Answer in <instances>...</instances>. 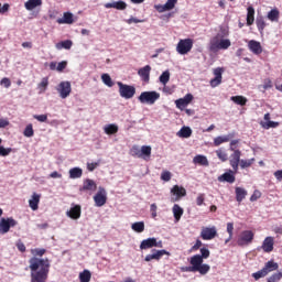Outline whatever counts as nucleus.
Masks as SVG:
<instances>
[{"label": "nucleus", "mask_w": 282, "mask_h": 282, "mask_svg": "<svg viewBox=\"0 0 282 282\" xmlns=\"http://www.w3.org/2000/svg\"><path fill=\"white\" fill-rule=\"evenodd\" d=\"M257 199H261V192L256 189L250 197V202H257Z\"/></svg>", "instance_id": "obj_61"}, {"label": "nucleus", "mask_w": 282, "mask_h": 282, "mask_svg": "<svg viewBox=\"0 0 282 282\" xmlns=\"http://www.w3.org/2000/svg\"><path fill=\"white\" fill-rule=\"evenodd\" d=\"M160 100V93L158 91H143L139 96V102L142 105H155V101Z\"/></svg>", "instance_id": "obj_4"}, {"label": "nucleus", "mask_w": 282, "mask_h": 282, "mask_svg": "<svg viewBox=\"0 0 282 282\" xmlns=\"http://www.w3.org/2000/svg\"><path fill=\"white\" fill-rule=\"evenodd\" d=\"M164 254H166L167 257H171V252L166 251L165 249H161V250L152 249L151 253L145 256L144 261H147V263L151 261H160V259H162Z\"/></svg>", "instance_id": "obj_8"}, {"label": "nucleus", "mask_w": 282, "mask_h": 282, "mask_svg": "<svg viewBox=\"0 0 282 282\" xmlns=\"http://www.w3.org/2000/svg\"><path fill=\"white\" fill-rule=\"evenodd\" d=\"M31 270V282H45L50 274V260L33 257L29 261Z\"/></svg>", "instance_id": "obj_2"}, {"label": "nucleus", "mask_w": 282, "mask_h": 282, "mask_svg": "<svg viewBox=\"0 0 282 282\" xmlns=\"http://www.w3.org/2000/svg\"><path fill=\"white\" fill-rule=\"evenodd\" d=\"M258 250H263V252L270 253L272 250H274V238L273 237H267L261 247H258Z\"/></svg>", "instance_id": "obj_17"}, {"label": "nucleus", "mask_w": 282, "mask_h": 282, "mask_svg": "<svg viewBox=\"0 0 282 282\" xmlns=\"http://www.w3.org/2000/svg\"><path fill=\"white\" fill-rule=\"evenodd\" d=\"M194 164H198L199 166H208V159L205 155L197 154L193 159Z\"/></svg>", "instance_id": "obj_30"}, {"label": "nucleus", "mask_w": 282, "mask_h": 282, "mask_svg": "<svg viewBox=\"0 0 282 282\" xmlns=\"http://www.w3.org/2000/svg\"><path fill=\"white\" fill-rule=\"evenodd\" d=\"M142 155H145V158H151V145H142L141 147L140 158H142Z\"/></svg>", "instance_id": "obj_51"}, {"label": "nucleus", "mask_w": 282, "mask_h": 282, "mask_svg": "<svg viewBox=\"0 0 282 282\" xmlns=\"http://www.w3.org/2000/svg\"><path fill=\"white\" fill-rule=\"evenodd\" d=\"M235 194H236V200L238 204H241L248 197V191L243 187H236L235 188Z\"/></svg>", "instance_id": "obj_24"}, {"label": "nucleus", "mask_w": 282, "mask_h": 282, "mask_svg": "<svg viewBox=\"0 0 282 282\" xmlns=\"http://www.w3.org/2000/svg\"><path fill=\"white\" fill-rule=\"evenodd\" d=\"M173 177V174L166 170H164L162 173H161V180L163 182H171V178Z\"/></svg>", "instance_id": "obj_54"}, {"label": "nucleus", "mask_w": 282, "mask_h": 282, "mask_svg": "<svg viewBox=\"0 0 282 282\" xmlns=\"http://www.w3.org/2000/svg\"><path fill=\"white\" fill-rule=\"evenodd\" d=\"M205 199H206V195L205 194H198V196L196 198L197 206H203Z\"/></svg>", "instance_id": "obj_63"}, {"label": "nucleus", "mask_w": 282, "mask_h": 282, "mask_svg": "<svg viewBox=\"0 0 282 282\" xmlns=\"http://www.w3.org/2000/svg\"><path fill=\"white\" fill-rule=\"evenodd\" d=\"M262 270L265 272V274H270V272H274L279 270V263L274 262V260L268 261Z\"/></svg>", "instance_id": "obj_28"}, {"label": "nucleus", "mask_w": 282, "mask_h": 282, "mask_svg": "<svg viewBox=\"0 0 282 282\" xmlns=\"http://www.w3.org/2000/svg\"><path fill=\"white\" fill-rule=\"evenodd\" d=\"M215 78L210 79V87H219L221 85V76L224 74V68L217 67L213 72Z\"/></svg>", "instance_id": "obj_16"}, {"label": "nucleus", "mask_w": 282, "mask_h": 282, "mask_svg": "<svg viewBox=\"0 0 282 282\" xmlns=\"http://www.w3.org/2000/svg\"><path fill=\"white\" fill-rule=\"evenodd\" d=\"M134 232H144V221H137L131 225Z\"/></svg>", "instance_id": "obj_43"}, {"label": "nucleus", "mask_w": 282, "mask_h": 282, "mask_svg": "<svg viewBox=\"0 0 282 282\" xmlns=\"http://www.w3.org/2000/svg\"><path fill=\"white\" fill-rule=\"evenodd\" d=\"M210 257V250L200 248V254H195L189 259V267H182L181 272H198L202 276H206L210 272V267L204 263V259Z\"/></svg>", "instance_id": "obj_1"}, {"label": "nucleus", "mask_w": 282, "mask_h": 282, "mask_svg": "<svg viewBox=\"0 0 282 282\" xmlns=\"http://www.w3.org/2000/svg\"><path fill=\"white\" fill-rule=\"evenodd\" d=\"M254 164V159L240 160V169H250Z\"/></svg>", "instance_id": "obj_48"}, {"label": "nucleus", "mask_w": 282, "mask_h": 282, "mask_svg": "<svg viewBox=\"0 0 282 282\" xmlns=\"http://www.w3.org/2000/svg\"><path fill=\"white\" fill-rule=\"evenodd\" d=\"M6 127H10V120H8V118L0 117V129H6Z\"/></svg>", "instance_id": "obj_60"}, {"label": "nucleus", "mask_w": 282, "mask_h": 282, "mask_svg": "<svg viewBox=\"0 0 282 282\" xmlns=\"http://www.w3.org/2000/svg\"><path fill=\"white\" fill-rule=\"evenodd\" d=\"M256 25H257L259 32H263V30H265V21L263 20V18H258L256 20Z\"/></svg>", "instance_id": "obj_53"}, {"label": "nucleus", "mask_w": 282, "mask_h": 282, "mask_svg": "<svg viewBox=\"0 0 282 282\" xmlns=\"http://www.w3.org/2000/svg\"><path fill=\"white\" fill-rule=\"evenodd\" d=\"M159 80L162 83V85H166L169 80H171V73L169 70L163 72Z\"/></svg>", "instance_id": "obj_44"}, {"label": "nucleus", "mask_w": 282, "mask_h": 282, "mask_svg": "<svg viewBox=\"0 0 282 282\" xmlns=\"http://www.w3.org/2000/svg\"><path fill=\"white\" fill-rule=\"evenodd\" d=\"M172 210L175 221H180V219H182V215H184V209L180 207V205L175 204Z\"/></svg>", "instance_id": "obj_32"}, {"label": "nucleus", "mask_w": 282, "mask_h": 282, "mask_svg": "<svg viewBox=\"0 0 282 282\" xmlns=\"http://www.w3.org/2000/svg\"><path fill=\"white\" fill-rule=\"evenodd\" d=\"M230 138H232V135H225V137H217L214 139V144L215 147H219L220 144H224V142H230Z\"/></svg>", "instance_id": "obj_39"}, {"label": "nucleus", "mask_w": 282, "mask_h": 282, "mask_svg": "<svg viewBox=\"0 0 282 282\" xmlns=\"http://www.w3.org/2000/svg\"><path fill=\"white\" fill-rule=\"evenodd\" d=\"M104 131L107 135H116L118 133V126L116 123L106 124Z\"/></svg>", "instance_id": "obj_31"}, {"label": "nucleus", "mask_w": 282, "mask_h": 282, "mask_svg": "<svg viewBox=\"0 0 282 282\" xmlns=\"http://www.w3.org/2000/svg\"><path fill=\"white\" fill-rule=\"evenodd\" d=\"M248 47L252 54H256V56H259V54L263 53V46H261V42L257 40H250L248 42Z\"/></svg>", "instance_id": "obj_18"}, {"label": "nucleus", "mask_w": 282, "mask_h": 282, "mask_svg": "<svg viewBox=\"0 0 282 282\" xmlns=\"http://www.w3.org/2000/svg\"><path fill=\"white\" fill-rule=\"evenodd\" d=\"M41 202V196L36 193H33L31 199L29 200V206L31 210H39V204Z\"/></svg>", "instance_id": "obj_25"}, {"label": "nucleus", "mask_w": 282, "mask_h": 282, "mask_svg": "<svg viewBox=\"0 0 282 282\" xmlns=\"http://www.w3.org/2000/svg\"><path fill=\"white\" fill-rule=\"evenodd\" d=\"M252 241H254V231L243 230L238 236L237 246H240V248H243V246H250Z\"/></svg>", "instance_id": "obj_5"}, {"label": "nucleus", "mask_w": 282, "mask_h": 282, "mask_svg": "<svg viewBox=\"0 0 282 282\" xmlns=\"http://www.w3.org/2000/svg\"><path fill=\"white\" fill-rule=\"evenodd\" d=\"M78 177H83V169H80V167H73L72 169V178L76 180Z\"/></svg>", "instance_id": "obj_49"}, {"label": "nucleus", "mask_w": 282, "mask_h": 282, "mask_svg": "<svg viewBox=\"0 0 282 282\" xmlns=\"http://www.w3.org/2000/svg\"><path fill=\"white\" fill-rule=\"evenodd\" d=\"M176 135H178V138H191V135H193V130L189 127H183Z\"/></svg>", "instance_id": "obj_34"}, {"label": "nucleus", "mask_w": 282, "mask_h": 282, "mask_svg": "<svg viewBox=\"0 0 282 282\" xmlns=\"http://www.w3.org/2000/svg\"><path fill=\"white\" fill-rule=\"evenodd\" d=\"M234 230H235V224L228 223L227 224V232H228L229 237L227 240H225V243H228L232 239Z\"/></svg>", "instance_id": "obj_45"}, {"label": "nucleus", "mask_w": 282, "mask_h": 282, "mask_svg": "<svg viewBox=\"0 0 282 282\" xmlns=\"http://www.w3.org/2000/svg\"><path fill=\"white\" fill-rule=\"evenodd\" d=\"M82 207L80 205H75L72 207V219H80Z\"/></svg>", "instance_id": "obj_42"}, {"label": "nucleus", "mask_w": 282, "mask_h": 282, "mask_svg": "<svg viewBox=\"0 0 282 282\" xmlns=\"http://www.w3.org/2000/svg\"><path fill=\"white\" fill-rule=\"evenodd\" d=\"M150 212L152 219H155V217H158V205L155 203L151 204Z\"/></svg>", "instance_id": "obj_59"}, {"label": "nucleus", "mask_w": 282, "mask_h": 282, "mask_svg": "<svg viewBox=\"0 0 282 282\" xmlns=\"http://www.w3.org/2000/svg\"><path fill=\"white\" fill-rule=\"evenodd\" d=\"M172 195H175V202L182 199V197H186V188L180 185H174L171 189Z\"/></svg>", "instance_id": "obj_20"}, {"label": "nucleus", "mask_w": 282, "mask_h": 282, "mask_svg": "<svg viewBox=\"0 0 282 282\" xmlns=\"http://www.w3.org/2000/svg\"><path fill=\"white\" fill-rule=\"evenodd\" d=\"M98 166H100V162L87 163V169L90 172L96 171V169H98Z\"/></svg>", "instance_id": "obj_64"}, {"label": "nucleus", "mask_w": 282, "mask_h": 282, "mask_svg": "<svg viewBox=\"0 0 282 282\" xmlns=\"http://www.w3.org/2000/svg\"><path fill=\"white\" fill-rule=\"evenodd\" d=\"M3 142V139L0 138V144ZM12 153V148H6L3 145H0V155L1 158H8Z\"/></svg>", "instance_id": "obj_41"}, {"label": "nucleus", "mask_w": 282, "mask_h": 282, "mask_svg": "<svg viewBox=\"0 0 282 282\" xmlns=\"http://www.w3.org/2000/svg\"><path fill=\"white\" fill-rule=\"evenodd\" d=\"M229 164L234 170V173L239 171V164H241V150H235L230 155Z\"/></svg>", "instance_id": "obj_12"}, {"label": "nucleus", "mask_w": 282, "mask_h": 282, "mask_svg": "<svg viewBox=\"0 0 282 282\" xmlns=\"http://www.w3.org/2000/svg\"><path fill=\"white\" fill-rule=\"evenodd\" d=\"M56 50H72V41L66 40L55 44Z\"/></svg>", "instance_id": "obj_35"}, {"label": "nucleus", "mask_w": 282, "mask_h": 282, "mask_svg": "<svg viewBox=\"0 0 282 282\" xmlns=\"http://www.w3.org/2000/svg\"><path fill=\"white\" fill-rule=\"evenodd\" d=\"M217 237V227H203L200 231V238L204 241H210Z\"/></svg>", "instance_id": "obj_11"}, {"label": "nucleus", "mask_w": 282, "mask_h": 282, "mask_svg": "<svg viewBox=\"0 0 282 282\" xmlns=\"http://www.w3.org/2000/svg\"><path fill=\"white\" fill-rule=\"evenodd\" d=\"M282 279V272H275L267 279V282H280Z\"/></svg>", "instance_id": "obj_46"}, {"label": "nucleus", "mask_w": 282, "mask_h": 282, "mask_svg": "<svg viewBox=\"0 0 282 282\" xmlns=\"http://www.w3.org/2000/svg\"><path fill=\"white\" fill-rule=\"evenodd\" d=\"M57 23H59V25L64 23L72 24V12H65L63 18L57 19Z\"/></svg>", "instance_id": "obj_38"}, {"label": "nucleus", "mask_w": 282, "mask_h": 282, "mask_svg": "<svg viewBox=\"0 0 282 282\" xmlns=\"http://www.w3.org/2000/svg\"><path fill=\"white\" fill-rule=\"evenodd\" d=\"M65 67H67V61H63L59 63H56V62L50 63V69L52 72H63V69H65Z\"/></svg>", "instance_id": "obj_29"}, {"label": "nucleus", "mask_w": 282, "mask_h": 282, "mask_svg": "<svg viewBox=\"0 0 282 282\" xmlns=\"http://www.w3.org/2000/svg\"><path fill=\"white\" fill-rule=\"evenodd\" d=\"M23 135L25 138H32L34 135V129L32 128V123H29L25 129H24V132H23Z\"/></svg>", "instance_id": "obj_50"}, {"label": "nucleus", "mask_w": 282, "mask_h": 282, "mask_svg": "<svg viewBox=\"0 0 282 282\" xmlns=\"http://www.w3.org/2000/svg\"><path fill=\"white\" fill-rule=\"evenodd\" d=\"M56 90L59 94L61 98H67L72 94V84L69 82H62L57 86Z\"/></svg>", "instance_id": "obj_13"}, {"label": "nucleus", "mask_w": 282, "mask_h": 282, "mask_svg": "<svg viewBox=\"0 0 282 282\" xmlns=\"http://www.w3.org/2000/svg\"><path fill=\"white\" fill-rule=\"evenodd\" d=\"M101 80L105 85H107V87H111L113 85V80L109 74H102Z\"/></svg>", "instance_id": "obj_47"}, {"label": "nucleus", "mask_w": 282, "mask_h": 282, "mask_svg": "<svg viewBox=\"0 0 282 282\" xmlns=\"http://www.w3.org/2000/svg\"><path fill=\"white\" fill-rule=\"evenodd\" d=\"M254 23V8L248 7L247 9V25H252Z\"/></svg>", "instance_id": "obj_36"}, {"label": "nucleus", "mask_w": 282, "mask_h": 282, "mask_svg": "<svg viewBox=\"0 0 282 282\" xmlns=\"http://www.w3.org/2000/svg\"><path fill=\"white\" fill-rule=\"evenodd\" d=\"M216 154H217L218 160H221V162L228 161V154L226 153V151L219 149L216 151Z\"/></svg>", "instance_id": "obj_52"}, {"label": "nucleus", "mask_w": 282, "mask_h": 282, "mask_svg": "<svg viewBox=\"0 0 282 282\" xmlns=\"http://www.w3.org/2000/svg\"><path fill=\"white\" fill-rule=\"evenodd\" d=\"M175 6H177V0H167L165 4H155L154 8L162 13L173 10Z\"/></svg>", "instance_id": "obj_15"}, {"label": "nucleus", "mask_w": 282, "mask_h": 282, "mask_svg": "<svg viewBox=\"0 0 282 282\" xmlns=\"http://www.w3.org/2000/svg\"><path fill=\"white\" fill-rule=\"evenodd\" d=\"M33 118L37 122H47V115H34Z\"/></svg>", "instance_id": "obj_62"}, {"label": "nucleus", "mask_w": 282, "mask_h": 282, "mask_svg": "<svg viewBox=\"0 0 282 282\" xmlns=\"http://www.w3.org/2000/svg\"><path fill=\"white\" fill-rule=\"evenodd\" d=\"M105 8L107 9L113 8L115 10H127V2L124 1L108 2L105 4Z\"/></svg>", "instance_id": "obj_27"}, {"label": "nucleus", "mask_w": 282, "mask_h": 282, "mask_svg": "<svg viewBox=\"0 0 282 282\" xmlns=\"http://www.w3.org/2000/svg\"><path fill=\"white\" fill-rule=\"evenodd\" d=\"M0 85L2 87H6V89H10L11 85H12V82H10V78L8 77H3L1 80H0Z\"/></svg>", "instance_id": "obj_58"}, {"label": "nucleus", "mask_w": 282, "mask_h": 282, "mask_svg": "<svg viewBox=\"0 0 282 282\" xmlns=\"http://www.w3.org/2000/svg\"><path fill=\"white\" fill-rule=\"evenodd\" d=\"M79 281L80 282H89L91 281V271L85 269L83 272L79 273Z\"/></svg>", "instance_id": "obj_37"}, {"label": "nucleus", "mask_w": 282, "mask_h": 282, "mask_svg": "<svg viewBox=\"0 0 282 282\" xmlns=\"http://www.w3.org/2000/svg\"><path fill=\"white\" fill-rule=\"evenodd\" d=\"M193 102V95L187 94L184 98H180L175 101L177 109H183Z\"/></svg>", "instance_id": "obj_22"}, {"label": "nucleus", "mask_w": 282, "mask_h": 282, "mask_svg": "<svg viewBox=\"0 0 282 282\" xmlns=\"http://www.w3.org/2000/svg\"><path fill=\"white\" fill-rule=\"evenodd\" d=\"M230 100L235 102V105H240V107H246V105L248 104V98L239 95L232 96Z\"/></svg>", "instance_id": "obj_33"}, {"label": "nucleus", "mask_w": 282, "mask_h": 282, "mask_svg": "<svg viewBox=\"0 0 282 282\" xmlns=\"http://www.w3.org/2000/svg\"><path fill=\"white\" fill-rule=\"evenodd\" d=\"M96 188H98L96 181L86 178L84 180L83 186L79 188V191L84 193H94Z\"/></svg>", "instance_id": "obj_14"}, {"label": "nucleus", "mask_w": 282, "mask_h": 282, "mask_svg": "<svg viewBox=\"0 0 282 282\" xmlns=\"http://www.w3.org/2000/svg\"><path fill=\"white\" fill-rule=\"evenodd\" d=\"M19 221H17L12 217L1 218L0 219V235H8L10 232V228H14L18 226Z\"/></svg>", "instance_id": "obj_7"}, {"label": "nucleus", "mask_w": 282, "mask_h": 282, "mask_svg": "<svg viewBox=\"0 0 282 282\" xmlns=\"http://www.w3.org/2000/svg\"><path fill=\"white\" fill-rule=\"evenodd\" d=\"M119 87V94L121 98H126V100H129L135 96V87L134 86H129L127 84H123L122 82L117 83Z\"/></svg>", "instance_id": "obj_6"}, {"label": "nucleus", "mask_w": 282, "mask_h": 282, "mask_svg": "<svg viewBox=\"0 0 282 282\" xmlns=\"http://www.w3.org/2000/svg\"><path fill=\"white\" fill-rule=\"evenodd\" d=\"M235 173H237V172H235V170L234 171L229 170V172H226L223 175H220L218 177V181L219 182H227L228 184H235V180H236Z\"/></svg>", "instance_id": "obj_21"}, {"label": "nucleus", "mask_w": 282, "mask_h": 282, "mask_svg": "<svg viewBox=\"0 0 282 282\" xmlns=\"http://www.w3.org/2000/svg\"><path fill=\"white\" fill-rule=\"evenodd\" d=\"M138 74H139L141 80H143V83H149V80L151 78V66L145 65L144 67H142L138 70Z\"/></svg>", "instance_id": "obj_19"}, {"label": "nucleus", "mask_w": 282, "mask_h": 282, "mask_svg": "<svg viewBox=\"0 0 282 282\" xmlns=\"http://www.w3.org/2000/svg\"><path fill=\"white\" fill-rule=\"evenodd\" d=\"M94 202L97 208H101V206L107 204V189H105V187H99L98 192L94 196Z\"/></svg>", "instance_id": "obj_10"}, {"label": "nucleus", "mask_w": 282, "mask_h": 282, "mask_svg": "<svg viewBox=\"0 0 282 282\" xmlns=\"http://www.w3.org/2000/svg\"><path fill=\"white\" fill-rule=\"evenodd\" d=\"M193 50V40L191 39H185V40H180L176 46V52L178 54H188Z\"/></svg>", "instance_id": "obj_9"}, {"label": "nucleus", "mask_w": 282, "mask_h": 282, "mask_svg": "<svg viewBox=\"0 0 282 282\" xmlns=\"http://www.w3.org/2000/svg\"><path fill=\"white\" fill-rule=\"evenodd\" d=\"M252 276L254 278V281H259V279H263L264 276H268V274L261 269L260 271L252 273Z\"/></svg>", "instance_id": "obj_55"}, {"label": "nucleus", "mask_w": 282, "mask_h": 282, "mask_svg": "<svg viewBox=\"0 0 282 282\" xmlns=\"http://www.w3.org/2000/svg\"><path fill=\"white\" fill-rule=\"evenodd\" d=\"M43 6V0H28L24 2V8L28 12H32V10H36V8H41Z\"/></svg>", "instance_id": "obj_23"}, {"label": "nucleus", "mask_w": 282, "mask_h": 282, "mask_svg": "<svg viewBox=\"0 0 282 282\" xmlns=\"http://www.w3.org/2000/svg\"><path fill=\"white\" fill-rule=\"evenodd\" d=\"M48 85H50V82L47 77L42 78L41 83L39 84V88L41 89V93L45 91Z\"/></svg>", "instance_id": "obj_56"}, {"label": "nucleus", "mask_w": 282, "mask_h": 282, "mask_svg": "<svg viewBox=\"0 0 282 282\" xmlns=\"http://www.w3.org/2000/svg\"><path fill=\"white\" fill-rule=\"evenodd\" d=\"M151 248H155V238H148L141 241L140 250H151Z\"/></svg>", "instance_id": "obj_26"}, {"label": "nucleus", "mask_w": 282, "mask_h": 282, "mask_svg": "<svg viewBox=\"0 0 282 282\" xmlns=\"http://www.w3.org/2000/svg\"><path fill=\"white\" fill-rule=\"evenodd\" d=\"M232 43L229 39H224L221 35H215L209 42V52H219V50H228Z\"/></svg>", "instance_id": "obj_3"}, {"label": "nucleus", "mask_w": 282, "mask_h": 282, "mask_svg": "<svg viewBox=\"0 0 282 282\" xmlns=\"http://www.w3.org/2000/svg\"><path fill=\"white\" fill-rule=\"evenodd\" d=\"M230 34V31H228V28L226 26H220L219 32L216 35H220L221 39H226Z\"/></svg>", "instance_id": "obj_57"}, {"label": "nucleus", "mask_w": 282, "mask_h": 282, "mask_svg": "<svg viewBox=\"0 0 282 282\" xmlns=\"http://www.w3.org/2000/svg\"><path fill=\"white\" fill-rule=\"evenodd\" d=\"M280 12L279 9H272L269 13H268V19L269 21H275L279 22V17H280Z\"/></svg>", "instance_id": "obj_40"}]
</instances>
